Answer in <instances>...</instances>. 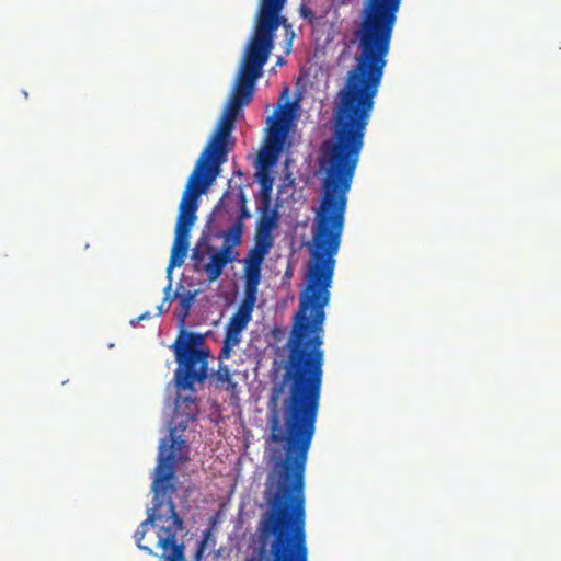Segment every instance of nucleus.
<instances>
[{"label": "nucleus", "instance_id": "1", "mask_svg": "<svg viewBox=\"0 0 561 561\" xmlns=\"http://www.w3.org/2000/svg\"><path fill=\"white\" fill-rule=\"evenodd\" d=\"M198 403L193 396L178 394L172 414L169 437H164L158 453L151 492L153 506L147 510V518L135 531L137 547L149 556H157L148 545L142 543L149 527H154L157 548L162 550L161 561H185L184 543L178 541V533L184 529V522L176 513L172 496L176 493L175 469L187 461V445L181 434L196 420Z\"/></svg>", "mask_w": 561, "mask_h": 561}, {"label": "nucleus", "instance_id": "2", "mask_svg": "<svg viewBox=\"0 0 561 561\" xmlns=\"http://www.w3.org/2000/svg\"><path fill=\"white\" fill-rule=\"evenodd\" d=\"M245 64H239L237 81L224 112H221L218 126L215 128L209 142L199 154L195 168L186 181L175 225V238L172 243L168 272L181 266L190 249V233L197 220L198 198L206 193L219 174L220 163L226 161L231 151V133L234 121L245 105Z\"/></svg>", "mask_w": 561, "mask_h": 561}, {"label": "nucleus", "instance_id": "3", "mask_svg": "<svg viewBox=\"0 0 561 561\" xmlns=\"http://www.w3.org/2000/svg\"><path fill=\"white\" fill-rule=\"evenodd\" d=\"M296 110H275L270 119L265 142L256 153L254 162L255 180L260 184L259 194L254 195L256 214L254 244L247 255V320H250L255 301L257 285L261 282V266L275 243L274 232L279 228L280 214L277 206H271L274 176L273 169L279 161L285 139L294 123Z\"/></svg>", "mask_w": 561, "mask_h": 561}, {"label": "nucleus", "instance_id": "4", "mask_svg": "<svg viewBox=\"0 0 561 561\" xmlns=\"http://www.w3.org/2000/svg\"><path fill=\"white\" fill-rule=\"evenodd\" d=\"M287 0H260L259 9L254 16V24L251 38L248 39L247 49V102H252L256 80L262 77L263 67L266 65L270 55L275 47L276 31L282 26L286 49L284 54H290L295 41L288 18L282 14Z\"/></svg>", "mask_w": 561, "mask_h": 561}, {"label": "nucleus", "instance_id": "5", "mask_svg": "<svg viewBox=\"0 0 561 561\" xmlns=\"http://www.w3.org/2000/svg\"><path fill=\"white\" fill-rule=\"evenodd\" d=\"M205 343L203 334L180 331L171 348L174 350L178 367L174 382L179 391L194 392L195 382H204L207 377L208 350L202 348Z\"/></svg>", "mask_w": 561, "mask_h": 561}, {"label": "nucleus", "instance_id": "6", "mask_svg": "<svg viewBox=\"0 0 561 561\" xmlns=\"http://www.w3.org/2000/svg\"><path fill=\"white\" fill-rule=\"evenodd\" d=\"M218 207L231 213L234 208L238 209V219L228 231L225 232L224 245L215 254H211L210 261L205 265L207 278L216 280L219 278L222 270L227 264L234 261L233 248L240 243L242 233V220L247 215V199L245 192L240 185L232 186V180L228 181V187L224 195H221Z\"/></svg>", "mask_w": 561, "mask_h": 561}, {"label": "nucleus", "instance_id": "7", "mask_svg": "<svg viewBox=\"0 0 561 561\" xmlns=\"http://www.w3.org/2000/svg\"><path fill=\"white\" fill-rule=\"evenodd\" d=\"M245 325L247 301L245 298H242L239 302L238 311L233 313L226 327L224 346H221L218 355L219 367L217 373H215V379H217L218 385L231 392V402L237 407H239L240 403V388L234 378L241 377V379H245V373L233 368L232 365L225 364V360L231 357L233 347L238 346L241 342V332L245 329Z\"/></svg>", "mask_w": 561, "mask_h": 561}, {"label": "nucleus", "instance_id": "8", "mask_svg": "<svg viewBox=\"0 0 561 561\" xmlns=\"http://www.w3.org/2000/svg\"><path fill=\"white\" fill-rule=\"evenodd\" d=\"M196 297V291L186 290L184 295H180L175 291L174 298L179 300V308L176 310V317L180 325H184L186 318L190 316L192 304Z\"/></svg>", "mask_w": 561, "mask_h": 561}, {"label": "nucleus", "instance_id": "9", "mask_svg": "<svg viewBox=\"0 0 561 561\" xmlns=\"http://www.w3.org/2000/svg\"><path fill=\"white\" fill-rule=\"evenodd\" d=\"M215 539L211 533V529H206L203 531V538L197 543V549L195 552V561H203V557L206 552L211 553L214 551Z\"/></svg>", "mask_w": 561, "mask_h": 561}, {"label": "nucleus", "instance_id": "10", "mask_svg": "<svg viewBox=\"0 0 561 561\" xmlns=\"http://www.w3.org/2000/svg\"><path fill=\"white\" fill-rule=\"evenodd\" d=\"M298 13H300L302 19H308L310 23H313L316 20L314 12H312L311 9L305 4H301L300 8H298Z\"/></svg>", "mask_w": 561, "mask_h": 561}, {"label": "nucleus", "instance_id": "11", "mask_svg": "<svg viewBox=\"0 0 561 561\" xmlns=\"http://www.w3.org/2000/svg\"><path fill=\"white\" fill-rule=\"evenodd\" d=\"M287 335V331L280 328H275L273 331V336L275 340H283Z\"/></svg>", "mask_w": 561, "mask_h": 561}, {"label": "nucleus", "instance_id": "12", "mask_svg": "<svg viewBox=\"0 0 561 561\" xmlns=\"http://www.w3.org/2000/svg\"><path fill=\"white\" fill-rule=\"evenodd\" d=\"M170 290H171V284H169L168 287L164 288V293H167V296H164L163 302H168L171 300Z\"/></svg>", "mask_w": 561, "mask_h": 561}, {"label": "nucleus", "instance_id": "13", "mask_svg": "<svg viewBox=\"0 0 561 561\" xmlns=\"http://www.w3.org/2000/svg\"><path fill=\"white\" fill-rule=\"evenodd\" d=\"M199 248H201V241L196 244L195 248H193V257H198V252H199Z\"/></svg>", "mask_w": 561, "mask_h": 561}, {"label": "nucleus", "instance_id": "14", "mask_svg": "<svg viewBox=\"0 0 561 561\" xmlns=\"http://www.w3.org/2000/svg\"><path fill=\"white\" fill-rule=\"evenodd\" d=\"M148 317H149V313H142L141 316H139L137 318V320H145V319H148Z\"/></svg>", "mask_w": 561, "mask_h": 561}, {"label": "nucleus", "instance_id": "15", "mask_svg": "<svg viewBox=\"0 0 561 561\" xmlns=\"http://www.w3.org/2000/svg\"><path fill=\"white\" fill-rule=\"evenodd\" d=\"M245 507V503L244 502H240V505H239V512H240V515L242 514V510Z\"/></svg>", "mask_w": 561, "mask_h": 561}, {"label": "nucleus", "instance_id": "16", "mask_svg": "<svg viewBox=\"0 0 561 561\" xmlns=\"http://www.w3.org/2000/svg\"><path fill=\"white\" fill-rule=\"evenodd\" d=\"M163 309H164L163 304L160 307H158V310H160V314L163 313V311H164Z\"/></svg>", "mask_w": 561, "mask_h": 561}, {"label": "nucleus", "instance_id": "17", "mask_svg": "<svg viewBox=\"0 0 561 561\" xmlns=\"http://www.w3.org/2000/svg\"><path fill=\"white\" fill-rule=\"evenodd\" d=\"M285 62V60L283 58H279L278 59V65L282 66L283 64Z\"/></svg>", "mask_w": 561, "mask_h": 561}, {"label": "nucleus", "instance_id": "18", "mask_svg": "<svg viewBox=\"0 0 561 561\" xmlns=\"http://www.w3.org/2000/svg\"><path fill=\"white\" fill-rule=\"evenodd\" d=\"M287 93H288V88L283 90V95H287Z\"/></svg>", "mask_w": 561, "mask_h": 561}]
</instances>
